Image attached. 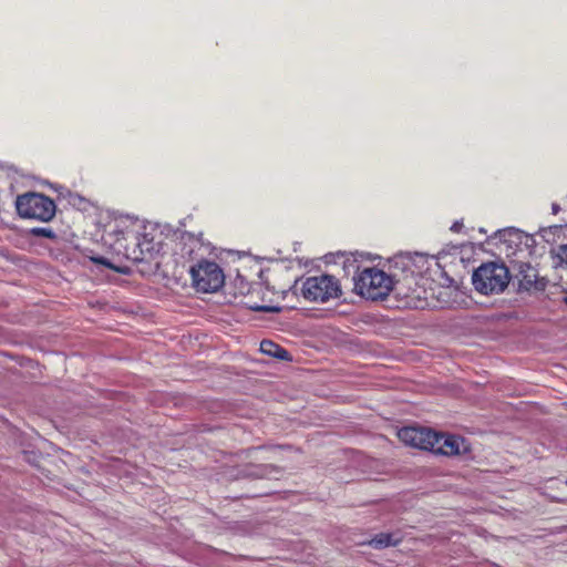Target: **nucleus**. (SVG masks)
Instances as JSON below:
<instances>
[{
  "instance_id": "9b49d317",
  "label": "nucleus",
  "mask_w": 567,
  "mask_h": 567,
  "mask_svg": "<svg viewBox=\"0 0 567 567\" xmlns=\"http://www.w3.org/2000/svg\"><path fill=\"white\" fill-rule=\"evenodd\" d=\"M416 259L424 260L422 252H398L388 259L389 268L392 272L400 274V277L421 276L423 265L415 264Z\"/></svg>"
},
{
  "instance_id": "f3484780",
  "label": "nucleus",
  "mask_w": 567,
  "mask_h": 567,
  "mask_svg": "<svg viewBox=\"0 0 567 567\" xmlns=\"http://www.w3.org/2000/svg\"><path fill=\"white\" fill-rule=\"evenodd\" d=\"M229 293H231L234 297L243 296L246 297L250 293L252 289V284L247 281L246 278L237 272L234 280L229 284Z\"/></svg>"
},
{
  "instance_id": "b1692460",
  "label": "nucleus",
  "mask_w": 567,
  "mask_h": 567,
  "mask_svg": "<svg viewBox=\"0 0 567 567\" xmlns=\"http://www.w3.org/2000/svg\"><path fill=\"white\" fill-rule=\"evenodd\" d=\"M550 254L558 259L557 266L567 269V244L559 245L557 250L553 249Z\"/></svg>"
},
{
  "instance_id": "393cba45",
  "label": "nucleus",
  "mask_w": 567,
  "mask_h": 567,
  "mask_svg": "<svg viewBox=\"0 0 567 567\" xmlns=\"http://www.w3.org/2000/svg\"><path fill=\"white\" fill-rule=\"evenodd\" d=\"M536 247V239L534 235L525 233V237H523V250H527L528 254H533Z\"/></svg>"
},
{
  "instance_id": "ddd939ff",
  "label": "nucleus",
  "mask_w": 567,
  "mask_h": 567,
  "mask_svg": "<svg viewBox=\"0 0 567 567\" xmlns=\"http://www.w3.org/2000/svg\"><path fill=\"white\" fill-rule=\"evenodd\" d=\"M281 468L275 464H246L240 471L239 476L245 478H267L272 474H279Z\"/></svg>"
},
{
  "instance_id": "dca6fc26",
  "label": "nucleus",
  "mask_w": 567,
  "mask_h": 567,
  "mask_svg": "<svg viewBox=\"0 0 567 567\" xmlns=\"http://www.w3.org/2000/svg\"><path fill=\"white\" fill-rule=\"evenodd\" d=\"M202 234L197 237L194 234L189 231H182L181 233V244H182V256H188L190 259H193V252L196 248H199L202 246Z\"/></svg>"
},
{
  "instance_id": "c9c22d12",
  "label": "nucleus",
  "mask_w": 567,
  "mask_h": 567,
  "mask_svg": "<svg viewBox=\"0 0 567 567\" xmlns=\"http://www.w3.org/2000/svg\"><path fill=\"white\" fill-rule=\"evenodd\" d=\"M563 302L567 306V290H566L565 296L563 297Z\"/></svg>"
},
{
  "instance_id": "39448f33",
  "label": "nucleus",
  "mask_w": 567,
  "mask_h": 567,
  "mask_svg": "<svg viewBox=\"0 0 567 567\" xmlns=\"http://www.w3.org/2000/svg\"><path fill=\"white\" fill-rule=\"evenodd\" d=\"M421 276L400 277V274L393 272V285L389 308L392 309H416L422 307L424 299L422 293L424 289L419 285Z\"/></svg>"
},
{
  "instance_id": "2f4dec72",
  "label": "nucleus",
  "mask_w": 567,
  "mask_h": 567,
  "mask_svg": "<svg viewBox=\"0 0 567 567\" xmlns=\"http://www.w3.org/2000/svg\"><path fill=\"white\" fill-rule=\"evenodd\" d=\"M424 255V260H420V259H416V262L415 264H419V265H423V270L427 269L425 267L426 262H427V255L426 254H423Z\"/></svg>"
},
{
  "instance_id": "c85d7f7f",
  "label": "nucleus",
  "mask_w": 567,
  "mask_h": 567,
  "mask_svg": "<svg viewBox=\"0 0 567 567\" xmlns=\"http://www.w3.org/2000/svg\"><path fill=\"white\" fill-rule=\"evenodd\" d=\"M441 276L444 279V284L447 287H451V286L454 285V279L451 276H449L447 272L444 269H442Z\"/></svg>"
},
{
  "instance_id": "423d86ee",
  "label": "nucleus",
  "mask_w": 567,
  "mask_h": 567,
  "mask_svg": "<svg viewBox=\"0 0 567 567\" xmlns=\"http://www.w3.org/2000/svg\"><path fill=\"white\" fill-rule=\"evenodd\" d=\"M192 286L196 291L212 293L225 285V275L219 265L202 258L197 264L189 266Z\"/></svg>"
},
{
  "instance_id": "473e14b6",
  "label": "nucleus",
  "mask_w": 567,
  "mask_h": 567,
  "mask_svg": "<svg viewBox=\"0 0 567 567\" xmlns=\"http://www.w3.org/2000/svg\"><path fill=\"white\" fill-rule=\"evenodd\" d=\"M258 277L260 278L261 281H265V270L264 269L259 270Z\"/></svg>"
},
{
  "instance_id": "e433bc0d",
  "label": "nucleus",
  "mask_w": 567,
  "mask_h": 567,
  "mask_svg": "<svg viewBox=\"0 0 567 567\" xmlns=\"http://www.w3.org/2000/svg\"><path fill=\"white\" fill-rule=\"evenodd\" d=\"M478 230H480V233H482V234H486V229H485V228H483V227H481Z\"/></svg>"
},
{
  "instance_id": "1a4fd4ad",
  "label": "nucleus",
  "mask_w": 567,
  "mask_h": 567,
  "mask_svg": "<svg viewBox=\"0 0 567 567\" xmlns=\"http://www.w3.org/2000/svg\"><path fill=\"white\" fill-rule=\"evenodd\" d=\"M398 437L408 446L433 453L440 432L425 426H404L398 431Z\"/></svg>"
},
{
  "instance_id": "a211bd4d",
  "label": "nucleus",
  "mask_w": 567,
  "mask_h": 567,
  "mask_svg": "<svg viewBox=\"0 0 567 567\" xmlns=\"http://www.w3.org/2000/svg\"><path fill=\"white\" fill-rule=\"evenodd\" d=\"M567 228V224L565 225H551L548 227H542L538 230V234L547 244L556 243V237H559L564 229Z\"/></svg>"
},
{
  "instance_id": "7ed1b4c3",
  "label": "nucleus",
  "mask_w": 567,
  "mask_h": 567,
  "mask_svg": "<svg viewBox=\"0 0 567 567\" xmlns=\"http://www.w3.org/2000/svg\"><path fill=\"white\" fill-rule=\"evenodd\" d=\"M511 280V269L502 260L483 262L472 274L475 291L484 296L504 292Z\"/></svg>"
},
{
  "instance_id": "20e7f679",
  "label": "nucleus",
  "mask_w": 567,
  "mask_h": 567,
  "mask_svg": "<svg viewBox=\"0 0 567 567\" xmlns=\"http://www.w3.org/2000/svg\"><path fill=\"white\" fill-rule=\"evenodd\" d=\"M14 206L18 216L23 219L49 223L56 214V204L52 198L32 190L18 195Z\"/></svg>"
},
{
  "instance_id": "aec40b11",
  "label": "nucleus",
  "mask_w": 567,
  "mask_h": 567,
  "mask_svg": "<svg viewBox=\"0 0 567 567\" xmlns=\"http://www.w3.org/2000/svg\"><path fill=\"white\" fill-rule=\"evenodd\" d=\"M90 260L95 265H101L107 269L114 270L117 274L121 275H128L130 268L126 266H116L114 265L109 258L104 256H91Z\"/></svg>"
},
{
  "instance_id": "f8f14e48",
  "label": "nucleus",
  "mask_w": 567,
  "mask_h": 567,
  "mask_svg": "<svg viewBox=\"0 0 567 567\" xmlns=\"http://www.w3.org/2000/svg\"><path fill=\"white\" fill-rule=\"evenodd\" d=\"M434 454L444 456H467L472 453L471 443L461 435L440 433Z\"/></svg>"
},
{
  "instance_id": "6e6552de",
  "label": "nucleus",
  "mask_w": 567,
  "mask_h": 567,
  "mask_svg": "<svg viewBox=\"0 0 567 567\" xmlns=\"http://www.w3.org/2000/svg\"><path fill=\"white\" fill-rule=\"evenodd\" d=\"M133 236L138 251L134 249L132 260L145 266L140 269L142 275L155 274L159 268V261L155 260L152 262V260L161 250L159 244L154 243L153 237L148 234L134 233Z\"/></svg>"
},
{
  "instance_id": "ea45409f",
  "label": "nucleus",
  "mask_w": 567,
  "mask_h": 567,
  "mask_svg": "<svg viewBox=\"0 0 567 567\" xmlns=\"http://www.w3.org/2000/svg\"><path fill=\"white\" fill-rule=\"evenodd\" d=\"M565 484L567 485V477H566Z\"/></svg>"
},
{
  "instance_id": "f03ea898",
  "label": "nucleus",
  "mask_w": 567,
  "mask_h": 567,
  "mask_svg": "<svg viewBox=\"0 0 567 567\" xmlns=\"http://www.w3.org/2000/svg\"><path fill=\"white\" fill-rule=\"evenodd\" d=\"M353 291L361 298L369 301H385L389 307L391 288L393 285V272L369 267L362 269L358 276H353Z\"/></svg>"
},
{
  "instance_id": "bb28decb",
  "label": "nucleus",
  "mask_w": 567,
  "mask_h": 567,
  "mask_svg": "<svg viewBox=\"0 0 567 567\" xmlns=\"http://www.w3.org/2000/svg\"><path fill=\"white\" fill-rule=\"evenodd\" d=\"M257 450H284V451H290L292 449V445L290 444H275V445H260L256 447Z\"/></svg>"
},
{
  "instance_id": "4be33fe9",
  "label": "nucleus",
  "mask_w": 567,
  "mask_h": 567,
  "mask_svg": "<svg viewBox=\"0 0 567 567\" xmlns=\"http://www.w3.org/2000/svg\"><path fill=\"white\" fill-rule=\"evenodd\" d=\"M245 306L247 309L251 310V311H256V312H275V313H278V312H281L284 309H288V310H295L297 309L296 306H287V307H282V306H269V305H259V303H250V302H245Z\"/></svg>"
},
{
  "instance_id": "4c0bfd02",
  "label": "nucleus",
  "mask_w": 567,
  "mask_h": 567,
  "mask_svg": "<svg viewBox=\"0 0 567 567\" xmlns=\"http://www.w3.org/2000/svg\"><path fill=\"white\" fill-rule=\"evenodd\" d=\"M213 551H215V553H219V554H226L225 551H223V550H218V549H215V548L213 549Z\"/></svg>"
},
{
  "instance_id": "a878e982",
  "label": "nucleus",
  "mask_w": 567,
  "mask_h": 567,
  "mask_svg": "<svg viewBox=\"0 0 567 567\" xmlns=\"http://www.w3.org/2000/svg\"><path fill=\"white\" fill-rule=\"evenodd\" d=\"M49 185L58 193V199H65L66 192H71L69 188H66L63 185L51 184V183H49Z\"/></svg>"
},
{
  "instance_id": "0eeeda50",
  "label": "nucleus",
  "mask_w": 567,
  "mask_h": 567,
  "mask_svg": "<svg viewBox=\"0 0 567 567\" xmlns=\"http://www.w3.org/2000/svg\"><path fill=\"white\" fill-rule=\"evenodd\" d=\"M511 269L514 271L512 279L517 280L516 291L523 292H544L549 284L547 277L539 276L538 269L528 261L509 260Z\"/></svg>"
},
{
  "instance_id": "6ab92c4d",
  "label": "nucleus",
  "mask_w": 567,
  "mask_h": 567,
  "mask_svg": "<svg viewBox=\"0 0 567 567\" xmlns=\"http://www.w3.org/2000/svg\"><path fill=\"white\" fill-rule=\"evenodd\" d=\"M358 256L363 257L362 254L355 252L352 254L351 257H346L343 255L342 259V268L347 276H349L351 272H353V276H358L362 270L359 265Z\"/></svg>"
},
{
  "instance_id": "72a5a7b5",
  "label": "nucleus",
  "mask_w": 567,
  "mask_h": 567,
  "mask_svg": "<svg viewBox=\"0 0 567 567\" xmlns=\"http://www.w3.org/2000/svg\"><path fill=\"white\" fill-rule=\"evenodd\" d=\"M6 338L3 329L0 327V342H2Z\"/></svg>"
},
{
  "instance_id": "c756f323",
  "label": "nucleus",
  "mask_w": 567,
  "mask_h": 567,
  "mask_svg": "<svg viewBox=\"0 0 567 567\" xmlns=\"http://www.w3.org/2000/svg\"><path fill=\"white\" fill-rule=\"evenodd\" d=\"M463 228V220H455L451 226V231L458 233Z\"/></svg>"
},
{
  "instance_id": "f257e3e1",
  "label": "nucleus",
  "mask_w": 567,
  "mask_h": 567,
  "mask_svg": "<svg viewBox=\"0 0 567 567\" xmlns=\"http://www.w3.org/2000/svg\"><path fill=\"white\" fill-rule=\"evenodd\" d=\"M282 298L289 293L298 297L299 293L310 302H327L342 296L340 281L333 275L322 274L320 276L295 279L293 284L282 290Z\"/></svg>"
},
{
  "instance_id": "f704fd0d",
  "label": "nucleus",
  "mask_w": 567,
  "mask_h": 567,
  "mask_svg": "<svg viewBox=\"0 0 567 567\" xmlns=\"http://www.w3.org/2000/svg\"><path fill=\"white\" fill-rule=\"evenodd\" d=\"M465 246V244H462V245H454L453 246V249H461Z\"/></svg>"
},
{
  "instance_id": "412c9836",
  "label": "nucleus",
  "mask_w": 567,
  "mask_h": 567,
  "mask_svg": "<svg viewBox=\"0 0 567 567\" xmlns=\"http://www.w3.org/2000/svg\"><path fill=\"white\" fill-rule=\"evenodd\" d=\"M65 200L69 206L73 207L78 210H81V212L86 210L89 208V206L91 205L89 199H86L84 196H82L78 193H73V192H66Z\"/></svg>"
},
{
  "instance_id": "2eb2a0df",
  "label": "nucleus",
  "mask_w": 567,
  "mask_h": 567,
  "mask_svg": "<svg viewBox=\"0 0 567 567\" xmlns=\"http://www.w3.org/2000/svg\"><path fill=\"white\" fill-rule=\"evenodd\" d=\"M402 538L393 533H379L375 534L370 540L369 545L377 550L388 547H395L401 543Z\"/></svg>"
},
{
  "instance_id": "cd10ccee",
  "label": "nucleus",
  "mask_w": 567,
  "mask_h": 567,
  "mask_svg": "<svg viewBox=\"0 0 567 567\" xmlns=\"http://www.w3.org/2000/svg\"><path fill=\"white\" fill-rule=\"evenodd\" d=\"M343 258V254L342 252H337V254H327L324 256V260H326V264H337V259H341Z\"/></svg>"
},
{
  "instance_id": "9d476101",
  "label": "nucleus",
  "mask_w": 567,
  "mask_h": 567,
  "mask_svg": "<svg viewBox=\"0 0 567 567\" xmlns=\"http://www.w3.org/2000/svg\"><path fill=\"white\" fill-rule=\"evenodd\" d=\"M523 237L525 231L516 227H506L497 229L493 235L486 238L487 244H493L505 251L508 260L513 259L517 252L523 251Z\"/></svg>"
},
{
  "instance_id": "4468645a",
  "label": "nucleus",
  "mask_w": 567,
  "mask_h": 567,
  "mask_svg": "<svg viewBox=\"0 0 567 567\" xmlns=\"http://www.w3.org/2000/svg\"><path fill=\"white\" fill-rule=\"evenodd\" d=\"M260 352L280 361H292V355L287 349L269 339H264L260 342Z\"/></svg>"
},
{
  "instance_id": "58836bf2",
  "label": "nucleus",
  "mask_w": 567,
  "mask_h": 567,
  "mask_svg": "<svg viewBox=\"0 0 567 567\" xmlns=\"http://www.w3.org/2000/svg\"><path fill=\"white\" fill-rule=\"evenodd\" d=\"M175 282H176L177 285L182 284V282H181V277H179V278H175Z\"/></svg>"
},
{
  "instance_id": "7c9ffc66",
  "label": "nucleus",
  "mask_w": 567,
  "mask_h": 567,
  "mask_svg": "<svg viewBox=\"0 0 567 567\" xmlns=\"http://www.w3.org/2000/svg\"><path fill=\"white\" fill-rule=\"evenodd\" d=\"M560 209H561V208H560L559 204H557V203H553V204H551V213H553L554 215L558 214V213L560 212Z\"/></svg>"
},
{
  "instance_id": "5701e85b",
  "label": "nucleus",
  "mask_w": 567,
  "mask_h": 567,
  "mask_svg": "<svg viewBox=\"0 0 567 567\" xmlns=\"http://www.w3.org/2000/svg\"><path fill=\"white\" fill-rule=\"evenodd\" d=\"M27 233L31 237L45 238L52 241L58 239V234L51 227H32Z\"/></svg>"
}]
</instances>
